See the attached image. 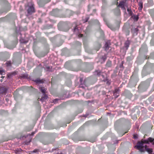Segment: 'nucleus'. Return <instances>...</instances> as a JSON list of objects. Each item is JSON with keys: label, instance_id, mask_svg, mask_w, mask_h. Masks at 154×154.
Instances as JSON below:
<instances>
[{"label": "nucleus", "instance_id": "nucleus-15", "mask_svg": "<svg viewBox=\"0 0 154 154\" xmlns=\"http://www.w3.org/2000/svg\"><path fill=\"white\" fill-rule=\"evenodd\" d=\"M127 11L128 12H130L131 11L130 9H129L128 8L127 9Z\"/></svg>", "mask_w": 154, "mask_h": 154}, {"label": "nucleus", "instance_id": "nucleus-20", "mask_svg": "<svg viewBox=\"0 0 154 154\" xmlns=\"http://www.w3.org/2000/svg\"><path fill=\"white\" fill-rule=\"evenodd\" d=\"M33 152H35V150H34V151H33Z\"/></svg>", "mask_w": 154, "mask_h": 154}, {"label": "nucleus", "instance_id": "nucleus-22", "mask_svg": "<svg viewBox=\"0 0 154 154\" xmlns=\"http://www.w3.org/2000/svg\"><path fill=\"white\" fill-rule=\"evenodd\" d=\"M76 29V28H75V30Z\"/></svg>", "mask_w": 154, "mask_h": 154}, {"label": "nucleus", "instance_id": "nucleus-11", "mask_svg": "<svg viewBox=\"0 0 154 154\" xmlns=\"http://www.w3.org/2000/svg\"><path fill=\"white\" fill-rule=\"evenodd\" d=\"M5 72L4 70H0V74L2 75H4Z\"/></svg>", "mask_w": 154, "mask_h": 154}, {"label": "nucleus", "instance_id": "nucleus-21", "mask_svg": "<svg viewBox=\"0 0 154 154\" xmlns=\"http://www.w3.org/2000/svg\"><path fill=\"white\" fill-rule=\"evenodd\" d=\"M4 77H3V76H2V78H4Z\"/></svg>", "mask_w": 154, "mask_h": 154}, {"label": "nucleus", "instance_id": "nucleus-14", "mask_svg": "<svg viewBox=\"0 0 154 154\" xmlns=\"http://www.w3.org/2000/svg\"><path fill=\"white\" fill-rule=\"evenodd\" d=\"M83 36V35L82 34H80L79 35V37H82Z\"/></svg>", "mask_w": 154, "mask_h": 154}, {"label": "nucleus", "instance_id": "nucleus-10", "mask_svg": "<svg viewBox=\"0 0 154 154\" xmlns=\"http://www.w3.org/2000/svg\"><path fill=\"white\" fill-rule=\"evenodd\" d=\"M138 16L137 15L134 16L133 19L134 21H137L138 19Z\"/></svg>", "mask_w": 154, "mask_h": 154}, {"label": "nucleus", "instance_id": "nucleus-16", "mask_svg": "<svg viewBox=\"0 0 154 154\" xmlns=\"http://www.w3.org/2000/svg\"><path fill=\"white\" fill-rule=\"evenodd\" d=\"M102 58L103 59V60H105L106 59V56H105L104 57H103Z\"/></svg>", "mask_w": 154, "mask_h": 154}, {"label": "nucleus", "instance_id": "nucleus-12", "mask_svg": "<svg viewBox=\"0 0 154 154\" xmlns=\"http://www.w3.org/2000/svg\"><path fill=\"white\" fill-rule=\"evenodd\" d=\"M35 82L37 83H41V81L39 79H37L35 81Z\"/></svg>", "mask_w": 154, "mask_h": 154}, {"label": "nucleus", "instance_id": "nucleus-2", "mask_svg": "<svg viewBox=\"0 0 154 154\" xmlns=\"http://www.w3.org/2000/svg\"><path fill=\"white\" fill-rule=\"evenodd\" d=\"M27 11L28 13L29 14H31L35 12L34 8L33 5H32L31 6L29 7Z\"/></svg>", "mask_w": 154, "mask_h": 154}, {"label": "nucleus", "instance_id": "nucleus-17", "mask_svg": "<svg viewBox=\"0 0 154 154\" xmlns=\"http://www.w3.org/2000/svg\"><path fill=\"white\" fill-rule=\"evenodd\" d=\"M133 137H134V139H136L137 138V137L135 135H134Z\"/></svg>", "mask_w": 154, "mask_h": 154}, {"label": "nucleus", "instance_id": "nucleus-4", "mask_svg": "<svg viewBox=\"0 0 154 154\" xmlns=\"http://www.w3.org/2000/svg\"><path fill=\"white\" fill-rule=\"evenodd\" d=\"M138 5L139 6L138 9L140 10H141L143 8V3L141 2H139Z\"/></svg>", "mask_w": 154, "mask_h": 154}, {"label": "nucleus", "instance_id": "nucleus-3", "mask_svg": "<svg viewBox=\"0 0 154 154\" xmlns=\"http://www.w3.org/2000/svg\"><path fill=\"white\" fill-rule=\"evenodd\" d=\"M125 3V2H121L119 3V5H118V6L121 7V8H122V9H124L125 11V8L124 7V5Z\"/></svg>", "mask_w": 154, "mask_h": 154}, {"label": "nucleus", "instance_id": "nucleus-9", "mask_svg": "<svg viewBox=\"0 0 154 154\" xmlns=\"http://www.w3.org/2000/svg\"><path fill=\"white\" fill-rule=\"evenodd\" d=\"M105 47L106 50L108 49L109 48V45L107 43H106L105 44Z\"/></svg>", "mask_w": 154, "mask_h": 154}, {"label": "nucleus", "instance_id": "nucleus-19", "mask_svg": "<svg viewBox=\"0 0 154 154\" xmlns=\"http://www.w3.org/2000/svg\"><path fill=\"white\" fill-rule=\"evenodd\" d=\"M34 134V132L32 133V135H33Z\"/></svg>", "mask_w": 154, "mask_h": 154}, {"label": "nucleus", "instance_id": "nucleus-23", "mask_svg": "<svg viewBox=\"0 0 154 154\" xmlns=\"http://www.w3.org/2000/svg\"><path fill=\"white\" fill-rule=\"evenodd\" d=\"M116 1H118V0H116Z\"/></svg>", "mask_w": 154, "mask_h": 154}, {"label": "nucleus", "instance_id": "nucleus-8", "mask_svg": "<svg viewBox=\"0 0 154 154\" xmlns=\"http://www.w3.org/2000/svg\"><path fill=\"white\" fill-rule=\"evenodd\" d=\"M129 45V42L128 41H126L125 43V46L127 47L128 48Z\"/></svg>", "mask_w": 154, "mask_h": 154}, {"label": "nucleus", "instance_id": "nucleus-7", "mask_svg": "<svg viewBox=\"0 0 154 154\" xmlns=\"http://www.w3.org/2000/svg\"><path fill=\"white\" fill-rule=\"evenodd\" d=\"M111 65V62L110 61H108L107 62L106 66L108 67H110Z\"/></svg>", "mask_w": 154, "mask_h": 154}, {"label": "nucleus", "instance_id": "nucleus-1", "mask_svg": "<svg viewBox=\"0 0 154 154\" xmlns=\"http://www.w3.org/2000/svg\"><path fill=\"white\" fill-rule=\"evenodd\" d=\"M152 143V144L154 145V139L150 137L147 140H141L140 142H139L138 143L136 146L137 149H139L140 151L142 152L144 151L143 148L145 147V150L148 153H151L152 152V149H149L147 147L146 145L144 146V143H149V142Z\"/></svg>", "mask_w": 154, "mask_h": 154}, {"label": "nucleus", "instance_id": "nucleus-13", "mask_svg": "<svg viewBox=\"0 0 154 154\" xmlns=\"http://www.w3.org/2000/svg\"><path fill=\"white\" fill-rule=\"evenodd\" d=\"M6 64H7V66H9L11 65V62H7L6 63Z\"/></svg>", "mask_w": 154, "mask_h": 154}, {"label": "nucleus", "instance_id": "nucleus-5", "mask_svg": "<svg viewBox=\"0 0 154 154\" xmlns=\"http://www.w3.org/2000/svg\"><path fill=\"white\" fill-rule=\"evenodd\" d=\"M39 88L40 90L41 91V92L44 94L45 93V92L46 91V89L45 88H43L42 87H39Z\"/></svg>", "mask_w": 154, "mask_h": 154}, {"label": "nucleus", "instance_id": "nucleus-6", "mask_svg": "<svg viewBox=\"0 0 154 154\" xmlns=\"http://www.w3.org/2000/svg\"><path fill=\"white\" fill-rule=\"evenodd\" d=\"M47 98H48V96L46 95H45L44 97H43L42 98H41L40 99H38V100H40L41 101H43L47 99Z\"/></svg>", "mask_w": 154, "mask_h": 154}, {"label": "nucleus", "instance_id": "nucleus-18", "mask_svg": "<svg viewBox=\"0 0 154 154\" xmlns=\"http://www.w3.org/2000/svg\"><path fill=\"white\" fill-rule=\"evenodd\" d=\"M54 100H55V102L56 101H57L58 100H57V99H55Z\"/></svg>", "mask_w": 154, "mask_h": 154}]
</instances>
